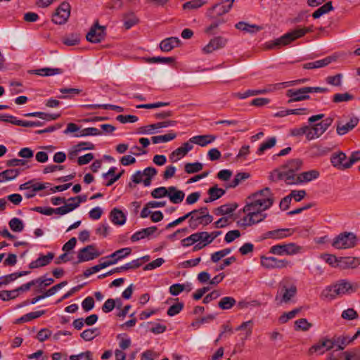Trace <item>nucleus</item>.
I'll return each mask as SVG.
<instances>
[{
	"label": "nucleus",
	"mask_w": 360,
	"mask_h": 360,
	"mask_svg": "<svg viewBox=\"0 0 360 360\" xmlns=\"http://www.w3.org/2000/svg\"><path fill=\"white\" fill-rule=\"evenodd\" d=\"M303 162L302 160L296 158L288 160L283 165L281 169L274 170L269 179L271 181H277L283 180L288 185H294V183L288 181V177H297L298 174L296 172L300 170L302 167Z\"/></svg>",
	"instance_id": "obj_1"
},
{
	"label": "nucleus",
	"mask_w": 360,
	"mask_h": 360,
	"mask_svg": "<svg viewBox=\"0 0 360 360\" xmlns=\"http://www.w3.org/2000/svg\"><path fill=\"white\" fill-rule=\"evenodd\" d=\"M359 288L358 283H351L347 280H340L335 284L327 287L322 292V296L329 300L335 299L338 296L351 294L356 292Z\"/></svg>",
	"instance_id": "obj_2"
},
{
	"label": "nucleus",
	"mask_w": 360,
	"mask_h": 360,
	"mask_svg": "<svg viewBox=\"0 0 360 360\" xmlns=\"http://www.w3.org/2000/svg\"><path fill=\"white\" fill-rule=\"evenodd\" d=\"M311 27H298L288 32L274 40L268 41L266 48L268 49H280L282 46L290 44L292 41L303 37L306 33L311 32Z\"/></svg>",
	"instance_id": "obj_3"
},
{
	"label": "nucleus",
	"mask_w": 360,
	"mask_h": 360,
	"mask_svg": "<svg viewBox=\"0 0 360 360\" xmlns=\"http://www.w3.org/2000/svg\"><path fill=\"white\" fill-rule=\"evenodd\" d=\"M247 205L258 209L268 210L274 202V197L269 188L266 187L248 197Z\"/></svg>",
	"instance_id": "obj_4"
},
{
	"label": "nucleus",
	"mask_w": 360,
	"mask_h": 360,
	"mask_svg": "<svg viewBox=\"0 0 360 360\" xmlns=\"http://www.w3.org/2000/svg\"><path fill=\"white\" fill-rule=\"evenodd\" d=\"M265 210L245 205L243 212L247 214L241 219V226H250L264 221L267 217V214L264 213Z\"/></svg>",
	"instance_id": "obj_5"
},
{
	"label": "nucleus",
	"mask_w": 360,
	"mask_h": 360,
	"mask_svg": "<svg viewBox=\"0 0 360 360\" xmlns=\"http://www.w3.org/2000/svg\"><path fill=\"white\" fill-rule=\"evenodd\" d=\"M356 243V238L354 233L344 232L334 238L332 245L336 249H347L354 247Z\"/></svg>",
	"instance_id": "obj_6"
},
{
	"label": "nucleus",
	"mask_w": 360,
	"mask_h": 360,
	"mask_svg": "<svg viewBox=\"0 0 360 360\" xmlns=\"http://www.w3.org/2000/svg\"><path fill=\"white\" fill-rule=\"evenodd\" d=\"M302 247L295 243H290L287 244H278L273 245L269 250V252L277 255H293L300 252Z\"/></svg>",
	"instance_id": "obj_7"
},
{
	"label": "nucleus",
	"mask_w": 360,
	"mask_h": 360,
	"mask_svg": "<svg viewBox=\"0 0 360 360\" xmlns=\"http://www.w3.org/2000/svg\"><path fill=\"white\" fill-rule=\"evenodd\" d=\"M70 9L69 3L66 1L61 3L53 15V22L57 25L65 24L70 15Z\"/></svg>",
	"instance_id": "obj_8"
},
{
	"label": "nucleus",
	"mask_w": 360,
	"mask_h": 360,
	"mask_svg": "<svg viewBox=\"0 0 360 360\" xmlns=\"http://www.w3.org/2000/svg\"><path fill=\"white\" fill-rule=\"evenodd\" d=\"M105 35V27L100 25L96 21L86 34V39L91 43L97 44L103 41Z\"/></svg>",
	"instance_id": "obj_9"
},
{
	"label": "nucleus",
	"mask_w": 360,
	"mask_h": 360,
	"mask_svg": "<svg viewBox=\"0 0 360 360\" xmlns=\"http://www.w3.org/2000/svg\"><path fill=\"white\" fill-rule=\"evenodd\" d=\"M235 0H224L221 3L216 4L207 12V15L214 19L216 16L222 15L228 13L233 6Z\"/></svg>",
	"instance_id": "obj_10"
},
{
	"label": "nucleus",
	"mask_w": 360,
	"mask_h": 360,
	"mask_svg": "<svg viewBox=\"0 0 360 360\" xmlns=\"http://www.w3.org/2000/svg\"><path fill=\"white\" fill-rule=\"evenodd\" d=\"M261 264L266 269H283L292 266V263L287 259L265 256L261 257Z\"/></svg>",
	"instance_id": "obj_11"
},
{
	"label": "nucleus",
	"mask_w": 360,
	"mask_h": 360,
	"mask_svg": "<svg viewBox=\"0 0 360 360\" xmlns=\"http://www.w3.org/2000/svg\"><path fill=\"white\" fill-rule=\"evenodd\" d=\"M101 255V252L98 251L94 245H89L78 252L77 262V263H82L92 260L95 258L98 257Z\"/></svg>",
	"instance_id": "obj_12"
},
{
	"label": "nucleus",
	"mask_w": 360,
	"mask_h": 360,
	"mask_svg": "<svg viewBox=\"0 0 360 360\" xmlns=\"http://www.w3.org/2000/svg\"><path fill=\"white\" fill-rule=\"evenodd\" d=\"M320 176V173L316 169H311L307 172H303L298 174L297 177L291 176L288 177V181L294 183V184H302L308 183L313 180L318 179Z\"/></svg>",
	"instance_id": "obj_13"
},
{
	"label": "nucleus",
	"mask_w": 360,
	"mask_h": 360,
	"mask_svg": "<svg viewBox=\"0 0 360 360\" xmlns=\"http://www.w3.org/2000/svg\"><path fill=\"white\" fill-rule=\"evenodd\" d=\"M310 90L309 86H304L298 89H288L286 96L290 98L288 103L301 101L309 98Z\"/></svg>",
	"instance_id": "obj_14"
},
{
	"label": "nucleus",
	"mask_w": 360,
	"mask_h": 360,
	"mask_svg": "<svg viewBox=\"0 0 360 360\" xmlns=\"http://www.w3.org/2000/svg\"><path fill=\"white\" fill-rule=\"evenodd\" d=\"M335 347V343L333 340L328 338L321 339L316 344L314 345L309 348V354L318 352L319 354H323L326 351L331 349Z\"/></svg>",
	"instance_id": "obj_15"
},
{
	"label": "nucleus",
	"mask_w": 360,
	"mask_h": 360,
	"mask_svg": "<svg viewBox=\"0 0 360 360\" xmlns=\"http://www.w3.org/2000/svg\"><path fill=\"white\" fill-rule=\"evenodd\" d=\"M278 89V84H270L266 88L258 90H248L243 94L241 93H236L233 94L235 97H237L240 99H244L249 96H256L258 94H264L269 92L274 91Z\"/></svg>",
	"instance_id": "obj_16"
},
{
	"label": "nucleus",
	"mask_w": 360,
	"mask_h": 360,
	"mask_svg": "<svg viewBox=\"0 0 360 360\" xmlns=\"http://www.w3.org/2000/svg\"><path fill=\"white\" fill-rule=\"evenodd\" d=\"M227 39L222 37H216L212 39L208 44L203 47L202 51L205 53H211L214 51L218 50L225 46Z\"/></svg>",
	"instance_id": "obj_17"
},
{
	"label": "nucleus",
	"mask_w": 360,
	"mask_h": 360,
	"mask_svg": "<svg viewBox=\"0 0 360 360\" xmlns=\"http://www.w3.org/2000/svg\"><path fill=\"white\" fill-rule=\"evenodd\" d=\"M347 155L345 153L339 151L334 153L330 156V162L332 165L339 169H349V167H346L347 165Z\"/></svg>",
	"instance_id": "obj_18"
},
{
	"label": "nucleus",
	"mask_w": 360,
	"mask_h": 360,
	"mask_svg": "<svg viewBox=\"0 0 360 360\" xmlns=\"http://www.w3.org/2000/svg\"><path fill=\"white\" fill-rule=\"evenodd\" d=\"M193 149V145L188 141L182 144V146L174 150L169 156L172 162H176L182 157L185 156L190 150Z\"/></svg>",
	"instance_id": "obj_19"
},
{
	"label": "nucleus",
	"mask_w": 360,
	"mask_h": 360,
	"mask_svg": "<svg viewBox=\"0 0 360 360\" xmlns=\"http://www.w3.org/2000/svg\"><path fill=\"white\" fill-rule=\"evenodd\" d=\"M293 233V231L290 229H280L266 232L263 236V239H283Z\"/></svg>",
	"instance_id": "obj_20"
},
{
	"label": "nucleus",
	"mask_w": 360,
	"mask_h": 360,
	"mask_svg": "<svg viewBox=\"0 0 360 360\" xmlns=\"http://www.w3.org/2000/svg\"><path fill=\"white\" fill-rule=\"evenodd\" d=\"M54 258V253L48 252L46 255H41L36 260L30 263L29 267L30 269H36L45 266L49 264Z\"/></svg>",
	"instance_id": "obj_21"
},
{
	"label": "nucleus",
	"mask_w": 360,
	"mask_h": 360,
	"mask_svg": "<svg viewBox=\"0 0 360 360\" xmlns=\"http://www.w3.org/2000/svg\"><path fill=\"white\" fill-rule=\"evenodd\" d=\"M358 123L359 119L356 117H351L349 121L345 124H342L340 122H338L336 129L338 134L342 136L347 134L348 131L353 129Z\"/></svg>",
	"instance_id": "obj_22"
},
{
	"label": "nucleus",
	"mask_w": 360,
	"mask_h": 360,
	"mask_svg": "<svg viewBox=\"0 0 360 360\" xmlns=\"http://www.w3.org/2000/svg\"><path fill=\"white\" fill-rule=\"evenodd\" d=\"M360 264V258L345 257L339 258L338 267L340 269L356 268Z\"/></svg>",
	"instance_id": "obj_23"
},
{
	"label": "nucleus",
	"mask_w": 360,
	"mask_h": 360,
	"mask_svg": "<svg viewBox=\"0 0 360 360\" xmlns=\"http://www.w3.org/2000/svg\"><path fill=\"white\" fill-rule=\"evenodd\" d=\"M216 136L211 134L198 135L193 136L189 139V142L205 147L207 145L214 142Z\"/></svg>",
	"instance_id": "obj_24"
},
{
	"label": "nucleus",
	"mask_w": 360,
	"mask_h": 360,
	"mask_svg": "<svg viewBox=\"0 0 360 360\" xmlns=\"http://www.w3.org/2000/svg\"><path fill=\"white\" fill-rule=\"evenodd\" d=\"M157 231L156 226H150L148 228L143 229L139 231H136L131 236V240L132 242H136L140 240L141 239H144L146 238H148L155 233Z\"/></svg>",
	"instance_id": "obj_25"
},
{
	"label": "nucleus",
	"mask_w": 360,
	"mask_h": 360,
	"mask_svg": "<svg viewBox=\"0 0 360 360\" xmlns=\"http://www.w3.org/2000/svg\"><path fill=\"white\" fill-rule=\"evenodd\" d=\"M180 44L181 41L178 37H172L162 40L160 44V48L162 51L168 52Z\"/></svg>",
	"instance_id": "obj_26"
},
{
	"label": "nucleus",
	"mask_w": 360,
	"mask_h": 360,
	"mask_svg": "<svg viewBox=\"0 0 360 360\" xmlns=\"http://www.w3.org/2000/svg\"><path fill=\"white\" fill-rule=\"evenodd\" d=\"M184 196L185 193L182 191L178 190L174 186L169 187V193L167 197L169 198L172 203H181L183 201Z\"/></svg>",
	"instance_id": "obj_27"
},
{
	"label": "nucleus",
	"mask_w": 360,
	"mask_h": 360,
	"mask_svg": "<svg viewBox=\"0 0 360 360\" xmlns=\"http://www.w3.org/2000/svg\"><path fill=\"white\" fill-rule=\"evenodd\" d=\"M110 217L112 222L116 225H123L126 221L125 214L117 208H114L111 210Z\"/></svg>",
	"instance_id": "obj_28"
},
{
	"label": "nucleus",
	"mask_w": 360,
	"mask_h": 360,
	"mask_svg": "<svg viewBox=\"0 0 360 360\" xmlns=\"http://www.w3.org/2000/svg\"><path fill=\"white\" fill-rule=\"evenodd\" d=\"M297 293V288L295 285H292L290 287L287 288L283 286L281 289V294H282L281 302L287 303L292 297H293Z\"/></svg>",
	"instance_id": "obj_29"
},
{
	"label": "nucleus",
	"mask_w": 360,
	"mask_h": 360,
	"mask_svg": "<svg viewBox=\"0 0 360 360\" xmlns=\"http://www.w3.org/2000/svg\"><path fill=\"white\" fill-rule=\"evenodd\" d=\"M221 234V231H213L210 233L206 231L198 232L200 240L205 242L207 245Z\"/></svg>",
	"instance_id": "obj_30"
},
{
	"label": "nucleus",
	"mask_w": 360,
	"mask_h": 360,
	"mask_svg": "<svg viewBox=\"0 0 360 360\" xmlns=\"http://www.w3.org/2000/svg\"><path fill=\"white\" fill-rule=\"evenodd\" d=\"M236 28L249 33H255L262 30V27L257 25H250L245 22H239L235 25Z\"/></svg>",
	"instance_id": "obj_31"
},
{
	"label": "nucleus",
	"mask_w": 360,
	"mask_h": 360,
	"mask_svg": "<svg viewBox=\"0 0 360 360\" xmlns=\"http://www.w3.org/2000/svg\"><path fill=\"white\" fill-rule=\"evenodd\" d=\"M63 72V70L60 68H44L32 71V73L40 75V76H52L55 75H60Z\"/></svg>",
	"instance_id": "obj_32"
},
{
	"label": "nucleus",
	"mask_w": 360,
	"mask_h": 360,
	"mask_svg": "<svg viewBox=\"0 0 360 360\" xmlns=\"http://www.w3.org/2000/svg\"><path fill=\"white\" fill-rule=\"evenodd\" d=\"M45 313H46L45 310H41V311H33V312L26 314L24 316H21L20 318L18 319L15 321V323L19 324V323H24V322L30 321L34 319H37V318L41 316L42 315L45 314Z\"/></svg>",
	"instance_id": "obj_33"
},
{
	"label": "nucleus",
	"mask_w": 360,
	"mask_h": 360,
	"mask_svg": "<svg viewBox=\"0 0 360 360\" xmlns=\"http://www.w3.org/2000/svg\"><path fill=\"white\" fill-rule=\"evenodd\" d=\"M124 25L127 30L130 29L134 25H136L139 19L133 12H128L123 15Z\"/></svg>",
	"instance_id": "obj_34"
},
{
	"label": "nucleus",
	"mask_w": 360,
	"mask_h": 360,
	"mask_svg": "<svg viewBox=\"0 0 360 360\" xmlns=\"http://www.w3.org/2000/svg\"><path fill=\"white\" fill-rule=\"evenodd\" d=\"M142 265V262H140V259H135L129 262L123 266L120 267L115 268L112 269V274L118 273L123 271H127L129 269H135L140 267Z\"/></svg>",
	"instance_id": "obj_35"
},
{
	"label": "nucleus",
	"mask_w": 360,
	"mask_h": 360,
	"mask_svg": "<svg viewBox=\"0 0 360 360\" xmlns=\"http://www.w3.org/2000/svg\"><path fill=\"white\" fill-rule=\"evenodd\" d=\"M20 170L18 169H10L0 172V182L13 180L18 176Z\"/></svg>",
	"instance_id": "obj_36"
},
{
	"label": "nucleus",
	"mask_w": 360,
	"mask_h": 360,
	"mask_svg": "<svg viewBox=\"0 0 360 360\" xmlns=\"http://www.w3.org/2000/svg\"><path fill=\"white\" fill-rule=\"evenodd\" d=\"M131 252V249L130 248H124L120 250H116L112 254L108 256L109 258H111L112 260H115L116 263L129 255Z\"/></svg>",
	"instance_id": "obj_37"
},
{
	"label": "nucleus",
	"mask_w": 360,
	"mask_h": 360,
	"mask_svg": "<svg viewBox=\"0 0 360 360\" xmlns=\"http://www.w3.org/2000/svg\"><path fill=\"white\" fill-rule=\"evenodd\" d=\"M70 202L64 203L65 205L63 206L59 207L56 208V214L59 215H64L65 214H68L77 207H78V204L73 201H70Z\"/></svg>",
	"instance_id": "obj_38"
},
{
	"label": "nucleus",
	"mask_w": 360,
	"mask_h": 360,
	"mask_svg": "<svg viewBox=\"0 0 360 360\" xmlns=\"http://www.w3.org/2000/svg\"><path fill=\"white\" fill-rule=\"evenodd\" d=\"M334 9L332 2L328 1L325 4H323L322 6L319 8L316 11H315L312 13V17L315 19L320 18L323 14H326L328 13L329 11H331Z\"/></svg>",
	"instance_id": "obj_39"
},
{
	"label": "nucleus",
	"mask_w": 360,
	"mask_h": 360,
	"mask_svg": "<svg viewBox=\"0 0 360 360\" xmlns=\"http://www.w3.org/2000/svg\"><path fill=\"white\" fill-rule=\"evenodd\" d=\"M236 303V300L233 297H224L219 303L218 307L223 310L231 309Z\"/></svg>",
	"instance_id": "obj_40"
},
{
	"label": "nucleus",
	"mask_w": 360,
	"mask_h": 360,
	"mask_svg": "<svg viewBox=\"0 0 360 360\" xmlns=\"http://www.w3.org/2000/svg\"><path fill=\"white\" fill-rule=\"evenodd\" d=\"M249 177H250V174L248 173L239 172L235 176L233 180L231 183H229V184H227L226 186V188H236L237 186L239 185V184L242 181L245 180V179H248Z\"/></svg>",
	"instance_id": "obj_41"
},
{
	"label": "nucleus",
	"mask_w": 360,
	"mask_h": 360,
	"mask_svg": "<svg viewBox=\"0 0 360 360\" xmlns=\"http://www.w3.org/2000/svg\"><path fill=\"white\" fill-rule=\"evenodd\" d=\"M99 335V330L97 328H89L84 330L81 334L80 337L85 341H91Z\"/></svg>",
	"instance_id": "obj_42"
},
{
	"label": "nucleus",
	"mask_w": 360,
	"mask_h": 360,
	"mask_svg": "<svg viewBox=\"0 0 360 360\" xmlns=\"http://www.w3.org/2000/svg\"><path fill=\"white\" fill-rule=\"evenodd\" d=\"M176 136L175 133H169L164 135L155 136L151 138V141L154 144L170 141Z\"/></svg>",
	"instance_id": "obj_43"
},
{
	"label": "nucleus",
	"mask_w": 360,
	"mask_h": 360,
	"mask_svg": "<svg viewBox=\"0 0 360 360\" xmlns=\"http://www.w3.org/2000/svg\"><path fill=\"white\" fill-rule=\"evenodd\" d=\"M195 214H193V217L188 219L189 227L194 230L196 229L199 225H202V215L198 214V212L193 211Z\"/></svg>",
	"instance_id": "obj_44"
},
{
	"label": "nucleus",
	"mask_w": 360,
	"mask_h": 360,
	"mask_svg": "<svg viewBox=\"0 0 360 360\" xmlns=\"http://www.w3.org/2000/svg\"><path fill=\"white\" fill-rule=\"evenodd\" d=\"M276 143V137H271L266 141L262 143L258 148L257 153V155H262L266 150L273 148Z\"/></svg>",
	"instance_id": "obj_45"
},
{
	"label": "nucleus",
	"mask_w": 360,
	"mask_h": 360,
	"mask_svg": "<svg viewBox=\"0 0 360 360\" xmlns=\"http://www.w3.org/2000/svg\"><path fill=\"white\" fill-rule=\"evenodd\" d=\"M203 168V165L200 162H196L194 163H186L184 166L185 172L187 174H193L201 171Z\"/></svg>",
	"instance_id": "obj_46"
},
{
	"label": "nucleus",
	"mask_w": 360,
	"mask_h": 360,
	"mask_svg": "<svg viewBox=\"0 0 360 360\" xmlns=\"http://www.w3.org/2000/svg\"><path fill=\"white\" fill-rule=\"evenodd\" d=\"M8 224L10 229L15 232H21L24 229L22 221L16 217L11 219Z\"/></svg>",
	"instance_id": "obj_47"
},
{
	"label": "nucleus",
	"mask_w": 360,
	"mask_h": 360,
	"mask_svg": "<svg viewBox=\"0 0 360 360\" xmlns=\"http://www.w3.org/2000/svg\"><path fill=\"white\" fill-rule=\"evenodd\" d=\"M205 3L206 1L205 0H192L184 4L183 8L184 10H195L200 8Z\"/></svg>",
	"instance_id": "obj_48"
},
{
	"label": "nucleus",
	"mask_w": 360,
	"mask_h": 360,
	"mask_svg": "<svg viewBox=\"0 0 360 360\" xmlns=\"http://www.w3.org/2000/svg\"><path fill=\"white\" fill-rule=\"evenodd\" d=\"M333 341L335 343V347H337L336 350H343L353 340H351V338L348 337H339L335 340H333Z\"/></svg>",
	"instance_id": "obj_49"
},
{
	"label": "nucleus",
	"mask_w": 360,
	"mask_h": 360,
	"mask_svg": "<svg viewBox=\"0 0 360 360\" xmlns=\"http://www.w3.org/2000/svg\"><path fill=\"white\" fill-rule=\"evenodd\" d=\"M101 134V131L95 127H88L79 131V134L76 136H98Z\"/></svg>",
	"instance_id": "obj_50"
},
{
	"label": "nucleus",
	"mask_w": 360,
	"mask_h": 360,
	"mask_svg": "<svg viewBox=\"0 0 360 360\" xmlns=\"http://www.w3.org/2000/svg\"><path fill=\"white\" fill-rule=\"evenodd\" d=\"M80 38L78 34H71L67 37H65L63 39V42L64 44L67 46H75L78 44L79 42Z\"/></svg>",
	"instance_id": "obj_51"
},
{
	"label": "nucleus",
	"mask_w": 360,
	"mask_h": 360,
	"mask_svg": "<svg viewBox=\"0 0 360 360\" xmlns=\"http://www.w3.org/2000/svg\"><path fill=\"white\" fill-rule=\"evenodd\" d=\"M301 309L302 308H296L289 312L284 313L279 317L280 323H285L288 320L292 319L296 316V314L301 311Z\"/></svg>",
	"instance_id": "obj_52"
},
{
	"label": "nucleus",
	"mask_w": 360,
	"mask_h": 360,
	"mask_svg": "<svg viewBox=\"0 0 360 360\" xmlns=\"http://www.w3.org/2000/svg\"><path fill=\"white\" fill-rule=\"evenodd\" d=\"M231 252V248H225L221 250L215 252L214 253L212 254L211 260H212V262L216 263V262H219L221 258L228 255Z\"/></svg>",
	"instance_id": "obj_53"
},
{
	"label": "nucleus",
	"mask_w": 360,
	"mask_h": 360,
	"mask_svg": "<svg viewBox=\"0 0 360 360\" xmlns=\"http://www.w3.org/2000/svg\"><path fill=\"white\" fill-rule=\"evenodd\" d=\"M207 193L210 195L212 196V200H216L225 193V190L218 188L216 185L209 188Z\"/></svg>",
	"instance_id": "obj_54"
},
{
	"label": "nucleus",
	"mask_w": 360,
	"mask_h": 360,
	"mask_svg": "<svg viewBox=\"0 0 360 360\" xmlns=\"http://www.w3.org/2000/svg\"><path fill=\"white\" fill-rule=\"evenodd\" d=\"M353 96L349 93L336 94L333 97V102L335 103L347 102L353 99Z\"/></svg>",
	"instance_id": "obj_55"
},
{
	"label": "nucleus",
	"mask_w": 360,
	"mask_h": 360,
	"mask_svg": "<svg viewBox=\"0 0 360 360\" xmlns=\"http://www.w3.org/2000/svg\"><path fill=\"white\" fill-rule=\"evenodd\" d=\"M200 240L198 232L191 234L190 236L181 240V243L184 247H188Z\"/></svg>",
	"instance_id": "obj_56"
},
{
	"label": "nucleus",
	"mask_w": 360,
	"mask_h": 360,
	"mask_svg": "<svg viewBox=\"0 0 360 360\" xmlns=\"http://www.w3.org/2000/svg\"><path fill=\"white\" fill-rule=\"evenodd\" d=\"M184 304L183 302H176V304H172L167 311V314L169 316H174L183 309Z\"/></svg>",
	"instance_id": "obj_57"
},
{
	"label": "nucleus",
	"mask_w": 360,
	"mask_h": 360,
	"mask_svg": "<svg viewBox=\"0 0 360 360\" xmlns=\"http://www.w3.org/2000/svg\"><path fill=\"white\" fill-rule=\"evenodd\" d=\"M18 296L16 289L13 290H2L0 292V298L3 301L15 299Z\"/></svg>",
	"instance_id": "obj_58"
},
{
	"label": "nucleus",
	"mask_w": 360,
	"mask_h": 360,
	"mask_svg": "<svg viewBox=\"0 0 360 360\" xmlns=\"http://www.w3.org/2000/svg\"><path fill=\"white\" fill-rule=\"evenodd\" d=\"M147 62L150 63H167L170 64L174 62L175 59L173 57H152L148 58Z\"/></svg>",
	"instance_id": "obj_59"
},
{
	"label": "nucleus",
	"mask_w": 360,
	"mask_h": 360,
	"mask_svg": "<svg viewBox=\"0 0 360 360\" xmlns=\"http://www.w3.org/2000/svg\"><path fill=\"white\" fill-rule=\"evenodd\" d=\"M168 193H169V188H167L165 187H158V188H155L151 192V195L154 198H163L165 196H168Z\"/></svg>",
	"instance_id": "obj_60"
},
{
	"label": "nucleus",
	"mask_w": 360,
	"mask_h": 360,
	"mask_svg": "<svg viewBox=\"0 0 360 360\" xmlns=\"http://www.w3.org/2000/svg\"><path fill=\"white\" fill-rule=\"evenodd\" d=\"M295 323L296 330H302L304 331L308 330L312 326L306 319H298Z\"/></svg>",
	"instance_id": "obj_61"
},
{
	"label": "nucleus",
	"mask_w": 360,
	"mask_h": 360,
	"mask_svg": "<svg viewBox=\"0 0 360 360\" xmlns=\"http://www.w3.org/2000/svg\"><path fill=\"white\" fill-rule=\"evenodd\" d=\"M321 257L333 267H338L339 258L333 255L323 254Z\"/></svg>",
	"instance_id": "obj_62"
},
{
	"label": "nucleus",
	"mask_w": 360,
	"mask_h": 360,
	"mask_svg": "<svg viewBox=\"0 0 360 360\" xmlns=\"http://www.w3.org/2000/svg\"><path fill=\"white\" fill-rule=\"evenodd\" d=\"M237 207L238 205L236 203L223 205L218 208V210L221 214L224 215L232 213Z\"/></svg>",
	"instance_id": "obj_63"
},
{
	"label": "nucleus",
	"mask_w": 360,
	"mask_h": 360,
	"mask_svg": "<svg viewBox=\"0 0 360 360\" xmlns=\"http://www.w3.org/2000/svg\"><path fill=\"white\" fill-rule=\"evenodd\" d=\"M164 262H165V259H164L160 258V257L158 258V259L152 261L151 262H149L148 264H147L143 267V270L144 271H148V270L155 269L162 266Z\"/></svg>",
	"instance_id": "obj_64"
}]
</instances>
